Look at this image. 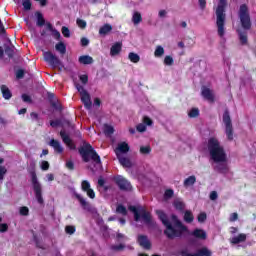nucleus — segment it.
<instances>
[{
	"label": "nucleus",
	"mask_w": 256,
	"mask_h": 256,
	"mask_svg": "<svg viewBox=\"0 0 256 256\" xmlns=\"http://www.w3.org/2000/svg\"><path fill=\"white\" fill-rule=\"evenodd\" d=\"M156 214L158 215L160 221H162L163 225H165V235L169 237L170 239H173L175 237H181V235H192V237H196V239H207V232H205L203 229H195L193 232L189 233V229L187 226L183 225L179 219H177V216L172 215V220L174 222V225L169 222V219H167V215L163 213L162 210H157Z\"/></svg>",
	"instance_id": "f257e3e1"
},
{
	"label": "nucleus",
	"mask_w": 256,
	"mask_h": 256,
	"mask_svg": "<svg viewBox=\"0 0 256 256\" xmlns=\"http://www.w3.org/2000/svg\"><path fill=\"white\" fill-rule=\"evenodd\" d=\"M208 151L210 159L216 163L214 169L219 171V173H228L227 153H225V148H223V145H221V142L216 137L208 139Z\"/></svg>",
	"instance_id": "f03ea898"
},
{
	"label": "nucleus",
	"mask_w": 256,
	"mask_h": 256,
	"mask_svg": "<svg viewBox=\"0 0 256 256\" xmlns=\"http://www.w3.org/2000/svg\"><path fill=\"white\" fill-rule=\"evenodd\" d=\"M79 153L85 163L93 161L95 168L101 169V157H99V154H97L93 146H91L90 144H86L79 149Z\"/></svg>",
	"instance_id": "7ed1b4c3"
},
{
	"label": "nucleus",
	"mask_w": 256,
	"mask_h": 256,
	"mask_svg": "<svg viewBox=\"0 0 256 256\" xmlns=\"http://www.w3.org/2000/svg\"><path fill=\"white\" fill-rule=\"evenodd\" d=\"M225 7H227V0H219L216 8V25L219 37L225 35Z\"/></svg>",
	"instance_id": "20e7f679"
},
{
	"label": "nucleus",
	"mask_w": 256,
	"mask_h": 256,
	"mask_svg": "<svg viewBox=\"0 0 256 256\" xmlns=\"http://www.w3.org/2000/svg\"><path fill=\"white\" fill-rule=\"evenodd\" d=\"M129 211L134 213L135 221H142L146 225L151 224V213L147 212L143 207L130 206Z\"/></svg>",
	"instance_id": "39448f33"
},
{
	"label": "nucleus",
	"mask_w": 256,
	"mask_h": 256,
	"mask_svg": "<svg viewBox=\"0 0 256 256\" xmlns=\"http://www.w3.org/2000/svg\"><path fill=\"white\" fill-rule=\"evenodd\" d=\"M239 19L243 29L249 31V29H251V17L249 16V9L245 4L240 6Z\"/></svg>",
	"instance_id": "423d86ee"
},
{
	"label": "nucleus",
	"mask_w": 256,
	"mask_h": 256,
	"mask_svg": "<svg viewBox=\"0 0 256 256\" xmlns=\"http://www.w3.org/2000/svg\"><path fill=\"white\" fill-rule=\"evenodd\" d=\"M223 125L225 127V133L228 141H233V123L231 122V116L229 110H225L222 116Z\"/></svg>",
	"instance_id": "0eeeda50"
},
{
	"label": "nucleus",
	"mask_w": 256,
	"mask_h": 256,
	"mask_svg": "<svg viewBox=\"0 0 256 256\" xmlns=\"http://www.w3.org/2000/svg\"><path fill=\"white\" fill-rule=\"evenodd\" d=\"M75 87L78 93H80L81 101L82 103H84V107H86V109H91L92 103H91V96L89 95V92H87V90H85V88L80 84H75Z\"/></svg>",
	"instance_id": "6e6552de"
},
{
	"label": "nucleus",
	"mask_w": 256,
	"mask_h": 256,
	"mask_svg": "<svg viewBox=\"0 0 256 256\" xmlns=\"http://www.w3.org/2000/svg\"><path fill=\"white\" fill-rule=\"evenodd\" d=\"M44 60L50 67H53V69L61 65V60L51 52H44Z\"/></svg>",
	"instance_id": "1a4fd4ad"
},
{
	"label": "nucleus",
	"mask_w": 256,
	"mask_h": 256,
	"mask_svg": "<svg viewBox=\"0 0 256 256\" xmlns=\"http://www.w3.org/2000/svg\"><path fill=\"white\" fill-rule=\"evenodd\" d=\"M114 181L116 185H118L119 189H121L122 191H131L132 189L131 182L125 179V177L116 176L114 177Z\"/></svg>",
	"instance_id": "9d476101"
},
{
	"label": "nucleus",
	"mask_w": 256,
	"mask_h": 256,
	"mask_svg": "<svg viewBox=\"0 0 256 256\" xmlns=\"http://www.w3.org/2000/svg\"><path fill=\"white\" fill-rule=\"evenodd\" d=\"M33 191L35 193V197L38 203L40 205H43V196H42L43 188L41 187V184L37 181L36 176H33Z\"/></svg>",
	"instance_id": "9b49d317"
},
{
	"label": "nucleus",
	"mask_w": 256,
	"mask_h": 256,
	"mask_svg": "<svg viewBox=\"0 0 256 256\" xmlns=\"http://www.w3.org/2000/svg\"><path fill=\"white\" fill-rule=\"evenodd\" d=\"M153 126V120H151V118L144 116L142 123L138 124L136 126V129L139 133H145V131H147V127H151Z\"/></svg>",
	"instance_id": "f8f14e48"
},
{
	"label": "nucleus",
	"mask_w": 256,
	"mask_h": 256,
	"mask_svg": "<svg viewBox=\"0 0 256 256\" xmlns=\"http://www.w3.org/2000/svg\"><path fill=\"white\" fill-rule=\"evenodd\" d=\"M81 189L90 199H95V191L91 188V183L87 180L82 181Z\"/></svg>",
	"instance_id": "ddd939ff"
},
{
	"label": "nucleus",
	"mask_w": 256,
	"mask_h": 256,
	"mask_svg": "<svg viewBox=\"0 0 256 256\" xmlns=\"http://www.w3.org/2000/svg\"><path fill=\"white\" fill-rule=\"evenodd\" d=\"M181 255L182 256H211V250L204 247V248L197 250V252L195 254H192V253H189V252H186L185 250H183L181 252Z\"/></svg>",
	"instance_id": "4468645a"
},
{
	"label": "nucleus",
	"mask_w": 256,
	"mask_h": 256,
	"mask_svg": "<svg viewBox=\"0 0 256 256\" xmlns=\"http://www.w3.org/2000/svg\"><path fill=\"white\" fill-rule=\"evenodd\" d=\"M115 153L117 157H122L123 154L129 153V144L127 142L118 143Z\"/></svg>",
	"instance_id": "2eb2a0df"
},
{
	"label": "nucleus",
	"mask_w": 256,
	"mask_h": 256,
	"mask_svg": "<svg viewBox=\"0 0 256 256\" xmlns=\"http://www.w3.org/2000/svg\"><path fill=\"white\" fill-rule=\"evenodd\" d=\"M60 137H62L63 143H65V145H67V147H69V149H71V150L75 149V143H73V140H71V138L69 137V134H67V132L62 130L60 132Z\"/></svg>",
	"instance_id": "dca6fc26"
},
{
	"label": "nucleus",
	"mask_w": 256,
	"mask_h": 256,
	"mask_svg": "<svg viewBox=\"0 0 256 256\" xmlns=\"http://www.w3.org/2000/svg\"><path fill=\"white\" fill-rule=\"evenodd\" d=\"M76 199H78L81 207L85 209V211H93V208L91 207V204L87 202V199H85L81 194H75Z\"/></svg>",
	"instance_id": "f3484780"
},
{
	"label": "nucleus",
	"mask_w": 256,
	"mask_h": 256,
	"mask_svg": "<svg viewBox=\"0 0 256 256\" xmlns=\"http://www.w3.org/2000/svg\"><path fill=\"white\" fill-rule=\"evenodd\" d=\"M202 96L207 101H210V103H213V101H215V95L213 94V91L207 87L202 88Z\"/></svg>",
	"instance_id": "a211bd4d"
},
{
	"label": "nucleus",
	"mask_w": 256,
	"mask_h": 256,
	"mask_svg": "<svg viewBox=\"0 0 256 256\" xmlns=\"http://www.w3.org/2000/svg\"><path fill=\"white\" fill-rule=\"evenodd\" d=\"M138 243L140 247H143L144 249H151V242H149L147 236H138Z\"/></svg>",
	"instance_id": "6ab92c4d"
},
{
	"label": "nucleus",
	"mask_w": 256,
	"mask_h": 256,
	"mask_svg": "<svg viewBox=\"0 0 256 256\" xmlns=\"http://www.w3.org/2000/svg\"><path fill=\"white\" fill-rule=\"evenodd\" d=\"M123 45L121 42H116L112 47L110 48V55L111 57H116V55H119L121 53Z\"/></svg>",
	"instance_id": "aec40b11"
},
{
	"label": "nucleus",
	"mask_w": 256,
	"mask_h": 256,
	"mask_svg": "<svg viewBox=\"0 0 256 256\" xmlns=\"http://www.w3.org/2000/svg\"><path fill=\"white\" fill-rule=\"evenodd\" d=\"M246 240H247V235L239 234L237 236H233L230 239V243H232V245H239V243H244V241Z\"/></svg>",
	"instance_id": "412c9836"
},
{
	"label": "nucleus",
	"mask_w": 256,
	"mask_h": 256,
	"mask_svg": "<svg viewBox=\"0 0 256 256\" xmlns=\"http://www.w3.org/2000/svg\"><path fill=\"white\" fill-rule=\"evenodd\" d=\"M49 145L54 149L55 153H63V146L60 141L52 139L50 140Z\"/></svg>",
	"instance_id": "4be33fe9"
},
{
	"label": "nucleus",
	"mask_w": 256,
	"mask_h": 256,
	"mask_svg": "<svg viewBox=\"0 0 256 256\" xmlns=\"http://www.w3.org/2000/svg\"><path fill=\"white\" fill-rule=\"evenodd\" d=\"M0 89H1L2 97L7 101H9V99L13 97V93H11V90L6 85H2Z\"/></svg>",
	"instance_id": "5701e85b"
},
{
	"label": "nucleus",
	"mask_w": 256,
	"mask_h": 256,
	"mask_svg": "<svg viewBox=\"0 0 256 256\" xmlns=\"http://www.w3.org/2000/svg\"><path fill=\"white\" fill-rule=\"evenodd\" d=\"M119 163L122 165V167L131 168L133 166V163H131V160L125 156H117Z\"/></svg>",
	"instance_id": "b1692460"
},
{
	"label": "nucleus",
	"mask_w": 256,
	"mask_h": 256,
	"mask_svg": "<svg viewBox=\"0 0 256 256\" xmlns=\"http://www.w3.org/2000/svg\"><path fill=\"white\" fill-rule=\"evenodd\" d=\"M111 31H113V26H111L110 24H104L99 29V35H101L102 37H105V35H107L108 33H111Z\"/></svg>",
	"instance_id": "393cba45"
},
{
	"label": "nucleus",
	"mask_w": 256,
	"mask_h": 256,
	"mask_svg": "<svg viewBox=\"0 0 256 256\" xmlns=\"http://www.w3.org/2000/svg\"><path fill=\"white\" fill-rule=\"evenodd\" d=\"M78 61L81 63V65H92L93 57L89 55H83L79 57Z\"/></svg>",
	"instance_id": "a878e982"
},
{
	"label": "nucleus",
	"mask_w": 256,
	"mask_h": 256,
	"mask_svg": "<svg viewBox=\"0 0 256 256\" xmlns=\"http://www.w3.org/2000/svg\"><path fill=\"white\" fill-rule=\"evenodd\" d=\"M173 206L177 211H184L185 210V202L181 198H177L173 202Z\"/></svg>",
	"instance_id": "bb28decb"
},
{
	"label": "nucleus",
	"mask_w": 256,
	"mask_h": 256,
	"mask_svg": "<svg viewBox=\"0 0 256 256\" xmlns=\"http://www.w3.org/2000/svg\"><path fill=\"white\" fill-rule=\"evenodd\" d=\"M4 53L9 57V59H13L15 56V46H4Z\"/></svg>",
	"instance_id": "cd10ccee"
},
{
	"label": "nucleus",
	"mask_w": 256,
	"mask_h": 256,
	"mask_svg": "<svg viewBox=\"0 0 256 256\" xmlns=\"http://www.w3.org/2000/svg\"><path fill=\"white\" fill-rule=\"evenodd\" d=\"M197 182V178L195 176H189L184 180V187H193L195 183Z\"/></svg>",
	"instance_id": "c85d7f7f"
},
{
	"label": "nucleus",
	"mask_w": 256,
	"mask_h": 256,
	"mask_svg": "<svg viewBox=\"0 0 256 256\" xmlns=\"http://www.w3.org/2000/svg\"><path fill=\"white\" fill-rule=\"evenodd\" d=\"M55 49L56 51H58V53H60L61 55H65V53H67V46H65V43L63 42H59L55 45Z\"/></svg>",
	"instance_id": "c756f323"
},
{
	"label": "nucleus",
	"mask_w": 256,
	"mask_h": 256,
	"mask_svg": "<svg viewBox=\"0 0 256 256\" xmlns=\"http://www.w3.org/2000/svg\"><path fill=\"white\" fill-rule=\"evenodd\" d=\"M128 59L131 63H139V61H141V56L135 52H130L128 54Z\"/></svg>",
	"instance_id": "7c9ffc66"
},
{
	"label": "nucleus",
	"mask_w": 256,
	"mask_h": 256,
	"mask_svg": "<svg viewBox=\"0 0 256 256\" xmlns=\"http://www.w3.org/2000/svg\"><path fill=\"white\" fill-rule=\"evenodd\" d=\"M35 17L38 27H43V25H45V18L43 17V14L41 12H36Z\"/></svg>",
	"instance_id": "2f4dec72"
},
{
	"label": "nucleus",
	"mask_w": 256,
	"mask_h": 256,
	"mask_svg": "<svg viewBox=\"0 0 256 256\" xmlns=\"http://www.w3.org/2000/svg\"><path fill=\"white\" fill-rule=\"evenodd\" d=\"M194 219H195V217L193 216V212H191V210H186L184 212V221L186 223H193Z\"/></svg>",
	"instance_id": "473e14b6"
},
{
	"label": "nucleus",
	"mask_w": 256,
	"mask_h": 256,
	"mask_svg": "<svg viewBox=\"0 0 256 256\" xmlns=\"http://www.w3.org/2000/svg\"><path fill=\"white\" fill-rule=\"evenodd\" d=\"M241 45H247V31L238 30Z\"/></svg>",
	"instance_id": "72a5a7b5"
},
{
	"label": "nucleus",
	"mask_w": 256,
	"mask_h": 256,
	"mask_svg": "<svg viewBox=\"0 0 256 256\" xmlns=\"http://www.w3.org/2000/svg\"><path fill=\"white\" fill-rule=\"evenodd\" d=\"M141 21H143V18L141 17V13L134 12L132 15V23H134L135 25H139Z\"/></svg>",
	"instance_id": "f704fd0d"
},
{
	"label": "nucleus",
	"mask_w": 256,
	"mask_h": 256,
	"mask_svg": "<svg viewBox=\"0 0 256 256\" xmlns=\"http://www.w3.org/2000/svg\"><path fill=\"white\" fill-rule=\"evenodd\" d=\"M104 133L105 135H107L108 137L113 135V133H115V129L113 128V126L109 125V124H105L104 125Z\"/></svg>",
	"instance_id": "c9c22d12"
},
{
	"label": "nucleus",
	"mask_w": 256,
	"mask_h": 256,
	"mask_svg": "<svg viewBox=\"0 0 256 256\" xmlns=\"http://www.w3.org/2000/svg\"><path fill=\"white\" fill-rule=\"evenodd\" d=\"M165 55V49L163 46H157L154 51V57H163Z\"/></svg>",
	"instance_id": "e433bc0d"
},
{
	"label": "nucleus",
	"mask_w": 256,
	"mask_h": 256,
	"mask_svg": "<svg viewBox=\"0 0 256 256\" xmlns=\"http://www.w3.org/2000/svg\"><path fill=\"white\" fill-rule=\"evenodd\" d=\"M188 116L191 119H194L195 117H199V110L197 108L190 109V111L188 112Z\"/></svg>",
	"instance_id": "4c0bfd02"
},
{
	"label": "nucleus",
	"mask_w": 256,
	"mask_h": 256,
	"mask_svg": "<svg viewBox=\"0 0 256 256\" xmlns=\"http://www.w3.org/2000/svg\"><path fill=\"white\" fill-rule=\"evenodd\" d=\"M116 212L119 213L120 215H127V208H125V206L119 204L116 208Z\"/></svg>",
	"instance_id": "58836bf2"
},
{
	"label": "nucleus",
	"mask_w": 256,
	"mask_h": 256,
	"mask_svg": "<svg viewBox=\"0 0 256 256\" xmlns=\"http://www.w3.org/2000/svg\"><path fill=\"white\" fill-rule=\"evenodd\" d=\"M22 6L24 7V11L31 10V7H32L31 0H22Z\"/></svg>",
	"instance_id": "ea45409f"
},
{
	"label": "nucleus",
	"mask_w": 256,
	"mask_h": 256,
	"mask_svg": "<svg viewBox=\"0 0 256 256\" xmlns=\"http://www.w3.org/2000/svg\"><path fill=\"white\" fill-rule=\"evenodd\" d=\"M24 21H25V23H26V25H27L31 35H33V22L31 21V18H29V17L28 18H24Z\"/></svg>",
	"instance_id": "a19ab883"
},
{
	"label": "nucleus",
	"mask_w": 256,
	"mask_h": 256,
	"mask_svg": "<svg viewBox=\"0 0 256 256\" xmlns=\"http://www.w3.org/2000/svg\"><path fill=\"white\" fill-rule=\"evenodd\" d=\"M140 153L142 155H149L151 153V147L150 146H142V147H140Z\"/></svg>",
	"instance_id": "79ce46f5"
},
{
	"label": "nucleus",
	"mask_w": 256,
	"mask_h": 256,
	"mask_svg": "<svg viewBox=\"0 0 256 256\" xmlns=\"http://www.w3.org/2000/svg\"><path fill=\"white\" fill-rule=\"evenodd\" d=\"M198 222L199 223H205V221H207V214L205 212H201L199 215H198Z\"/></svg>",
	"instance_id": "37998d69"
},
{
	"label": "nucleus",
	"mask_w": 256,
	"mask_h": 256,
	"mask_svg": "<svg viewBox=\"0 0 256 256\" xmlns=\"http://www.w3.org/2000/svg\"><path fill=\"white\" fill-rule=\"evenodd\" d=\"M51 33L54 39H57V41L61 40V33L57 29L51 30Z\"/></svg>",
	"instance_id": "c03bdc74"
},
{
	"label": "nucleus",
	"mask_w": 256,
	"mask_h": 256,
	"mask_svg": "<svg viewBox=\"0 0 256 256\" xmlns=\"http://www.w3.org/2000/svg\"><path fill=\"white\" fill-rule=\"evenodd\" d=\"M20 215L27 217V215H29V208L27 206H22L20 208Z\"/></svg>",
	"instance_id": "a18cd8bd"
},
{
	"label": "nucleus",
	"mask_w": 256,
	"mask_h": 256,
	"mask_svg": "<svg viewBox=\"0 0 256 256\" xmlns=\"http://www.w3.org/2000/svg\"><path fill=\"white\" fill-rule=\"evenodd\" d=\"M62 35L66 38L71 37V31L66 26L62 27Z\"/></svg>",
	"instance_id": "49530a36"
},
{
	"label": "nucleus",
	"mask_w": 256,
	"mask_h": 256,
	"mask_svg": "<svg viewBox=\"0 0 256 256\" xmlns=\"http://www.w3.org/2000/svg\"><path fill=\"white\" fill-rule=\"evenodd\" d=\"M9 231V225L7 223L0 224V233H7Z\"/></svg>",
	"instance_id": "de8ad7c7"
},
{
	"label": "nucleus",
	"mask_w": 256,
	"mask_h": 256,
	"mask_svg": "<svg viewBox=\"0 0 256 256\" xmlns=\"http://www.w3.org/2000/svg\"><path fill=\"white\" fill-rule=\"evenodd\" d=\"M76 23L80 29H85V27H87V22L85 20L77 19Z\"/></svg>",
	"instance_id": "09e8293b"
},
{
	"label": "nucleus",
	"mask_w": 256,
	"mask_h": 256,
	"mask_svg": "<svg viewBox=\"0 0 256 256\" xmlns=\"http://www.w3.org/2000/svg\"><path fill=\"white\" fill-rule=\"evenodd\" d=\"M7 174V168L0 166V181H3L5 175Z\"/></svg>",
	"instance_id": "8fccbe9b"
},
{
	"label": "nucleus",
	"mask_w": 256,
	"mask_h": 256,
	"mask_svg": "<svg viewBox=\"0 0 256 256\" xmlns=\"http://www.w3.org/2000/svg\"><path fill=\"white\" fill-rule=\"evenodd\" d=\"M173 194H174L173 190L172 189H168L164 193V198L165 199H171V197H173Z\"/></svg>",
	"instance_id": "3c124183"
},
{
	"label": "nucleus",
	"mask_w": 256,
	"mask_h": 256,
	"mask_svg": "<svg viewBox=\"0 0 256 256\" xmlns=\"http://www.w3.org/2000/svg\"><path fill=\"white\" fill-rule=\"evenodd\" d=\"M23 77H25V71L23 69L16 71V79H23Z\"/></svg>",
	"instance_id": "603ef678"
},
{
	"label": "nucleus",
	"mask_w": 256,
	"mask_h": 256,
	"mask_svg": "<svg viewBox=\"0 0 256 256\" xmlns=\"http://www.w3.org/2000/svg\"><path fill=\"white\" fill-rule=\"evenodd\" d=\"M40 167H41L42 171H47V170H49V162H47V161H42V162L40 163Z\"/></svg>",
	"instance_id": "864d4df0"
},
{
	"label": "nucleus",
	"mask_w": 256,
	"mask_h": 256,
	"mask_svg": "<svg viewBox=\"0 0 256 256\" xmlns=\"http://www.w3.org/2000/svg\"><path fill=\"white\" fill-rule=\"evenodd\" d=\"M164 63H165L166 65H168V66L173 65V57H171V56H166V57L164 58Z\"/></svg>",
	"instance_id": "5fc2aeb1"
},
{
	"label": "nucleus",
	"mask_w": 256,
	"mask_h": 256,
	"mask_svg": "<svg viewBox=\"0 0 256 256\" xmlns=\"http://www.w3.org/2000/svg\"><path fill=\"white\" fill-rule=\"evenodd\" d=\"M65 231H66V233H68V235H73V233H75V227L74 226H66Z\"/></svg>",
	"instance_id": "6e6d98bb"
},
{
	"label": "nucleus",
	"mask_w": 256,
	"mask_h": 256,
	"mask_svg": "<svg viewBox=\"0 0 256 256\" xmlns=\"http://www.w3.org/2000/svg\"><path fill=\"white\" fill-rule=\"evenodd\" d=\"M80 81L83 83V85H87V81H89L87 74L80 75Z\"/></svg>",
	"instance_id": "4d7b16f0"
},
{
	"label": "nucleus",
	"mask_w": 256,
	"mask_h": 256,
	"mask_svg": "<svg viewBox=\"0 0 256 256\" xmlns=\"http://www.w3.org/2000/svg\"><path fill=\"white\" fill-rule=\"evenodd\" d=\"M22 101H24V103H31V96L22 94Z\"/></svg>",
	"instance_id": "13d9d810"
},
{
	"label": "nucleus",
	"mask_w": 256,
	"mask_h": 256,
	"mask_svg": "<svg viewBox=\"0 0 256 256\" xmlns=\"http://www.w3.org/2000/svg\"><path fill=\"white\" fill-rule=\"evenodd\" d=\"M124 247H125V246H123V244H120V245H113V246L111 247V249H112L113 251H121V250H123Z\"/></svg>",
	"instance_id": "bf43d9fd"
},
{
	"label": "nucleus",
	"mask_w": 256,
	"mask_h": 256,
	"mask_svg": "<svg viewBox=\"0 0 256 256\" xmlns=\"http://www.w3.org/2000/svg\"><path fill=\"white\" fill-rule=\"evenodd\" d=\"M7 31L5 30V26L3 25V21L0 19V35H5Z\"/></svg>",
	"instance_id": "052dcab7"
},
{
	"label": "nucleus",
	"mask_w": 256,
	"mask_h": 256,
	"mask_svg": "<svg viewBox=\"0 0 256 256\" xmlns=\"http://www.w3.org/2000/svg\"><path fill=\"white\" fill-rule=\"evenodd\" d=\"M158 17H160L161 19L167 17V10H160L158 13Z\"/></svg>",
	"instance_id": "680f3d73"
},
{
	"label": "nucleus",
	"mask_w": 256,
	"mask_h": 256,
	"mask_svg": "<svg viewBox=\"0 0 256 256\" xmlns=\"http://www.w3.org/2000/svg\"><path fill=\"white\" fill-rule=\"evenodd\" d=\"M67 169L73 170L75 167V164H73V161L69 160L66 162Z\"/></svg>",
	"instance_id": "e2e57ef3"
},
{
	"label": "nucleus",
	"mask_w": 256,
	"mask_h": 256,
	"mask_svg": "<svg viewBox=\"0 0 256 256\" xmlns=\"http://www.w3.org/2000/svg\"><path fill=\"white\" fill-rule=\"evenodd\" d=\"M217 197H218V195H217V192H216V191H212V192L210 193V199H211V201L217 200Z\"/></svg>",
	"instance_id": "0e129e2a"
},
{
	"label": "nucleus",
	"mask_w": 256,
	"mask_h": 256,
	"mask_svg": "<svg viewBox=\"0 0 256 256\" xmlns=\"http://www.w3.org/2000/svg\"><path fill=\"white\" fill-rule=\"evenodd\" d=\"M81 45H82V47H87V45H89V39L82 38L81 39Z\"/></svg>",
	"instance_id": "69168bd1"
},
{
	"label": "nucleus",
	"mask_w": 256,
	"mask_h": 256,
	"mask_svg": "<svg viewBox=\"0 0 256 256\" xmlns=\"http://www.w3.org/2000/svg\"><path fill=\"white\" fill-rule=\"evenodd\" d=\"M40 5V7H45L47 5V0H34Z\"/></svg>",
	"instance_id": "338daca9"
},
{
	"label": "nucleus",
	"mask_w": 256,
	"mask_h": 256,
	"mask_svg": "<svg viewBox=\"0 0 256 256\" xmlns=\"http://www.w3.org/2000/svg\"><path fill=\"white\" fill-rule=\"evenodd\" d=\"M51 127H59L61 125V122L59 120H54L50 122Z\"/></svg>",
	"instance_id": "774afa93"
}]
</instances>
